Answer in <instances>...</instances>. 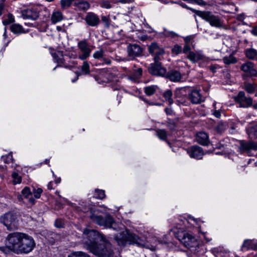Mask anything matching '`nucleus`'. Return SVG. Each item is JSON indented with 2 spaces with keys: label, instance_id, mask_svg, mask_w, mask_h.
<instances>
[{
  "label": "nucleus",
  "instance_id": "nucleus-61",
  "mask_svg": "<svg viewBox=\"0 0 257 257\" xmlns=\"http://www.w3.org/2000/svg\"><path fill=\"white\" fill-rule=\"evenodd\" d=\"M3 9H4V6H3V5L2 4H0V16L2 14V12H3Z\"/></svg>",
  "mask_w": 257,
  "mask_h": 257
},
{
  "label": "nucleus",
  "instance_id": "nucleus-42",
  "mask_svg": "<svg viewBox=\"0 0 257 257\" xmlns=\"http://www.w3.org/2000/svg\"><path fill=\"white\" fill-rule=\"evenodd\" d=\"M104 54V51L101 49L98 51H95L93 55V57L94 59H98L103 57Z\"/></svg>",
  "mask_w": 257,
  "mask_h": 257
},
{
  "label": "nucleus",
  "instance_id": "nucleus-19",
  "mask_svg": "<svg viewBox=\"0 0 257 257\" xmlns=\"http://www.w3.org/2000/svg\"><path fill=\"white\" fill-rule=\"evenodd\" d=\"M245 131L249 137L257 139V122L249 123L245 128Z\"/></svg>",
  "mask_w": 257,
  "mask_h": 257
},
{
  "label": "nucleus",
  "instance_id": "nucleus-26",
  "mask_svg": "<svg viewBox=\"0 0 257 257\" xmlns=\"http://www.w3.org/2000/svg\"><path fill=\"white\" fill-rule=\"evenodd\" d=\"M11 31L15 34H20L25 33L23 27L18 24H13L11 27Z\"/></svg>",
  "mask_w": 257,
  "mask_h": 257
},
{
  "label": "nucleus",
  "instance_id": "nucleus-28",
  "mask_svg": "<svg viewBox=\"0 0 257 257\" xmlns=\"http://www.w3.org/2000/svg\"><path fill=\"white\" fill-rule=\"evenodd\" d=\"M256 84L251 83L248 82L244 83L243 88L244 90L248 93H253L256 89Z\"/></svg>",
  "mask_w": 257,
  "mask_h": 257
},
{
  "label": "nucleus",
  "instance_id": "nucleus-36",
  "mask_svg": "<svg viewBox=\"0 0 257 257\" xmlns=\"http://www.w3.org/2000/svg\"><path fill=\"white\" fill-rule=\"evenodd\" d=\"M12 177L13 179V183L14 184H20L22 181L21 177L18 174V173L14 172L12 174Z\"/></svg>",
  "mask_w": 257,
  "mask_h": 257
},
{
  "label": "nucleus",
  "instance_id": "nucleus-6",
  "mask_svg": "<svg viewBox=\"0 0 257 257\" xmlns=\"http://www.w3.org/2000/svg\"><path fill=\"white\" fill-rule=\"evenodd\" d=\"M181 90L188 91V99L192 104H200L205 100L200 90L190 87L181 88L177 90L176 94Z\"/></svg>",
  "mask_w": 257,
  "mask_h": 257
},
{
  "label": "nucleus",
  "instance_id": "nucleus-49",
  "mask_svg": "<svg viewBox=\"0 0 257 257\" xmlns=\"http://www.w3.org/2000/svg\"><path fill=\"white\" fill-rule=\"evenodd\" d=\"M234 100L238 103L239 107H241V91H239L237 95L234 97Z\"/></svg>",
  "mask_w": 257,
  "mask_h": 257
},
{
  "label": "nucleus",
  "instance_id": "nucleus-1",
  "mask_svg": "<svg viewBox=\"0 0 257 257\" xmlns=\"http://www.w3.org/2000/svg\"><path fill=\"white\" fill-rule=\"evenodd\" d=\"M83 238L87 249L91 253L99 257H113L111 243L96 230L85 228Z\"/></svg>",
  "mask_w": 257,
  "mask_h": 257
},
{
  "label": "nucleus",
  "instance_id": "nucleus-43",
  "mask_svg": "<svg viewBox=\"0 0 257 257\" xmlns=\"http://www.w3.org/2000/svg\"><path fill=\"white\" fill-rule=\"evenodd\" d=\"M73 2H74L73 0H61L60 3L62 8L64 9L70 7Z\"/></svg>",
  "mask_w": 257,
  "mask_h": 257
},
{
  "label": "nucleus",
  "instance_id": "nucleus-35",
  "mask_svg": "<svg viewBox=\"0 0 257 257\" xmlns=\"http://www.w3.org/2000/svg\"><path fill=\"white\" fill-rule=\"evenodd\" d=\"M157 135L162 140H166L167 136V132L165 130H158L156 131Z\"/></svg>",
  "mask_w": 257,
  "mask_h": 257
},
{
  "label": "nucleus",
  "instance_id": "nucleus-25",
  "mask_svg": "<svg viewBox=\"0 0 257 257\" xmlns=\"http://www.w3.org/2000/svg\"><path fill=\"white\" fill-rule=\"evenodd\" d=\"M63 19V15L60 11L53 12L51 16V21L53 24H56L62 21Z\"/></svg>",
  "mask_w": 257,
  "mask_h": 257
},
{
  "label": "nucleus",
  "instance_id": "nucleus-16",
  "mask_svg": "<svg viewBox=\"0 0 257 257\" xmlns=\"http://www.w3.org/2000/svg\"><path fill=\"white\" fill-rule=\"evenodd\" d=\"M187 153L192 158L196 159H201L204 155V152L202 149L197 146H192L188 148Z\"/></svg>",
  "mask_w": 257,
  "mask_h": 257
},
{
  "label": "nucleus",
  "instance_id": "nucleus-47",
  "mask_svg": "<svg viewBox=\"0 0 257 257\" xmlns=\"http://www.w3.org/2000/svg\"><path fill=\"white\" fill-rule=\"evenodd\" d=\"M167 126L171 131H173L176 128V124L173 120H169L167 123Z\"/></svg>",
  "mask_w": 257,
  "mask_h": 257
},
{
  "label": "nucleus",
  "instance_id": "nucleus-39",
  "mask_svg": "<svg viewBox=\"0 0 257 257\" xmlns=\"http://www.w3.org/2000/svg\"><path fill=\"white\" fill-rule=\"evenodd\" d=\"M22 194L26 198H28L30 196H32V193L30 191V189L28 187H25L22 190Z\"/></svg>",
  "mask_w": 257,
  "mask_h": 257
},
{
  "label": "nucleus",
  "instance_id": "nucleus-63",
  "mask_svg": "<svg viewBox=\"0 0 257 257\" xmlns=\"http://www.w3.org/2000/svg\"><path fill=\"white\" fill-rule=\"evenodd\" d=\"M104 61H105V62L106 64H108V65L111 64V61L110 60H107L106 59H104Z\"/></svg>",
  "mask_w": 257,
  "mask_h": 257
},
{
  "label": "nucleus",
  "instance_id": "nucleus-20",
  "mask_svg": "<svg viewBox=\"0 0 257 257\" xmlns=\"http://www.w3.org/2000/svg\"><path fill=\"white\" fill-rule=\"evenodd\" d=\"M196 139L198 143L202 145L207 146L209 143L208 136L205 132L198 133Z\"/></svg>",
  "mask_w": 257,
  "mask_h": 257
},
{
  "label": "nucleus",
  "instance_id": "nucleus-12",
  "mask_svg": "<svg viewBox=\"0 0 257 257\" xmlns=\"http://www.w3.org/2000/svg\"><path fill=\"white\" fill-rule=\"evenodd\" d=\"M78 47L81 53L78 56L79 59L85 60L90 56L91 50L85 40L79 41L78 43Z\"/></svg>",
  "mask_w": 257,
  "mask_h": 257
},
{
  "label": "nucleus",
  "instance_id": "nucleus-37",
  "mask_svg": "<svg viewBox=\"0 0 257 257\" xmlns=\"http://www.w3.org/2000/svg\"><path fill=\"white\" fill-rule=\"evenodd\" d=\"M94 196L96 198L102 199L105 197L104 191L102 190L95 189Z\"/></svg>",
  "mask_w": 257,
  "mask_h": 257
},
{
  "label": "nucleus",
  "instance_id": "nucleus-3",
  "mask_svg": "<svg viewBox=\"0 0 257 257\" xmlns=\"http://www.w3.org/2000/svg\"><path fill=\"white\" fill-rule=\"evenodd\" d=\"M19 215L14 211H9L0 217V223L4 224L9 231L17 229L19 227Z\"/></svg>",
  "mask_w": 257,
  "mask_h": 257
},
{
  "label": "nucleus",
  "instance_id": "nucleus-53",
  "mask_svg": "<svg viewBox=\"0 0 257 257\" xmlns=\"http://www.w3.org/2000/svg\"><path fill=\"white\" fill-rule=\"evenodd\" d=\"M180 5L182 7V8H185V9H188V10H191L192 12L196 14V12L195 11H194V10H195V9H192V8H189L188 7H187V6L183 3H180Z\"/></svg>",
  "mask_w": 257,
  "mask_h": 257
},
{
  "label": "nucleus",
  "instance_id": "nucleus-8",
  "mask_svg": "<svg viewBox=\"0 0 257 257\" xmlns=\"http://www.w3.org/2000/svg\"><path fill=\"white\" fill-rule=\"evenodd\" d=\"M35 245V243L33 238L31 236L24 233V236L21 240V245L17 253H29L33 249Z\"/></svg>",
  "mask_w": 257,
  "mask_h": 257
},
{
  "label": "nucleus",
  "instance_id": "nucleus-44",
  "mask_svg": "<svg viewBox=\"0 0 257 257\" xmlns=\"http://www.w3.org/2000/svg\"><path fill=\"white\" fill-rule=\"evenodd\" d=\"M43 190L41 188H37V189L34 188L33 189V194L35 197L37 199H38L40 197L41 194H42Z\"/></svg>",
  "mask_w": 257,
  "mask_h": 257
},
{
  "label": "nucleus",
  "instance_id": "nucleus-21",
  "mask_svg": "<svg viewBox=\"0 0 257 257\" xmlns=\"http://www.w3.org/2000/svg\"><path fill=\"white\" fill-rule=\"evenodd\" d=\"M143 70L139 68L134 71V72L128 76L129 79L136 82L138 83L139 79L142 76Z\"/></svg>",
  "mask_w": 257,
  "mask_h": 257
},
{
  "label": "nucleus",
  "instance_id": "nucleus-7",
  "mask_svg": "<svg viewBox=\"0 0 257 257\" xmlns=\"http://www.w3.org/2000/svg\"><path fill=\"white\" fill-rule=\"evenodd\" d=\"M91 219L100 226H103L107 228H112L116 229V223L112 217L109 215H106L104 217L100 215L92 214L90 216Z\"/></svg>",
  "mask_w": 257,
  "mask_h": 257
},
{
  "label": "nucleus",
  "instance_id": "nucleus-50",
  "mask_svg": "<svg viewBox=\"0 0 257 257\" xmlns=\"http://www.w3.org/2000/svg\"><path fill=\"white\" fill-rule=\"evenodd\" d=\"M191 48L189 46V44H185L184 46L183 52L184 53H187L188 52H190Z\"/></svg>",
  "mask_w": 257,
  "mask_h": 257
},
{
  "label": "nucleus",
  "instance_id": "nucleus-52",
  "mask_svg": "<svg viewBox=\"0 0 257 257\" xmlns=\"http://www.w3.org/2000/svg\"><path fill=\"white\" fill-rule=\"evenodd\" d=\"M165 35L167 36H171L172 37H175V36H177V34L175 33H174V32H169V31H167L166 30H165Z\"/></svg>",
  "mask_w": 257,
  "mask_h": 257
},
{
  "label": "nucleus",
  "instance_id": "nucleus-33",
  "mask_svg": "<svg viewBox=\"0 0 257 257\" xmlns=\"http://www.w3.org/2000/svg\"><path fill=\"white\" fill-rule=\"evenodd\" d=\"M223 62L227 65L230 64H234L236 62V58L232 55H230L228 57H225L223 58Z\"/></svg>",
  "mask_w": 257,
  "mask_h": 257
},
{
  "label": "nucleus",
  "instance_id": "nucleus-15",
  "mask_svg": "<svg viewBox=\"0 0 257 257\" xmlns=\"http://www.w3.org/2000/svg\"><path fill=\"white\" fill-rule=\"evenodd\" d=\"M242 71L246 73L242 76L244 78L246 77L255 76L257 75V71L254 68V64L251 62H247L242 65Z\"/></svg>",
  "mask_w": 257,
  "mask_h": 257
},
{
  "label": "nucleus",
  "instance_id": "nucleus-24",
  "mask_svg": "<svg viewBox=\"0 0 257 257\" xmlns=\"http://www.w3.org/2000/svg\"><path fill=\"white\" fill-rule=\"evenodd\" d=\"M243 247L247 249H252L257 250V240H245L242 245Z\"/></svg>",
  "mask_w": 257,
  "mask_h": 257
},
{
  "label": "nucleus",
  "instance_id": "nucleus-57",
  "mask_svg": "<svg viewBox=\"0 0 257 257\" xmlns=\"http://www.w3.org/2000/svg\"><path fill=\"white\" fill-rule=\"evenodd\" d=\"M55 225L58 228H61L62 227V223L59 220H56L55 222Z\"/></svg>",
  "mask_w": 257,
  "mask_h": 257
},
{
  "label": "nucleus",
  "instance_id": "nucleus-38",
  "mask_svg": "<svg viewBox=\"0 0 257 257\" xmlns=\"http://www.w3.org/2000/svg\"><path fill=\"white\" fill-rule=\"evenodd\" d=\"M15 22V19L12 14H9L8 15V19L4 20L3 21L4 25L6 26L11 23H13Z\"/></svg>",
  "mask_w": 257,
  "mask_h": 257
},
{
  "label": "nucleus",
  "instance_id": "nucleus-10",
  "mask_svg": "<svg viewBox=\"0 0 257 257\" xmlns=\"http://www.w3.org/2000/svg\"><path fill=\"white\" fill-rule=\"evenodd\" d=\"M149 53L153 56L154 62L161 63L160 61L163 59L165 53L163 48H160L157 43H152L148 48Z\"/></svg>",
  "mask_w": 257,
  "mask_h": 257
},
{
  "label": "nucleus",
  "instance_id": "nucleus-2",
  "mask_svg": "<svg viewBox=\"0 0 257 257\" xmlns=\"http://www.w3.org/2000/svg\"><path fill=\"white\" fill-rule=\"evenodd\" d=\"M23 236L24 233L20 232L9 234L6 239V245L0 246V250L5 253H8L10 250L17 253Z\"/></svg>",
  "mask_w": 257,
  "mask_h": 257
},
{
  "label": "nucleus",
  "instance_id": "nucleus-41",
  "mask_svg": "<svg viewBox=\"0 0 257 257\" xmlns=\"http://www.w3.org/2000/svg\"><path fill=\"white\" fill-rule=\"evenodd\" d=\"M82 71L84 72L85 74H88L90 72L89 70V65L87 61H84L83 65L81 68Z\"/></svg>",
  "mask_w": 257,
  "mask_h": 257
},
{
  "label": "nucleus",
  "instance_id": "nucleus-48",
  "mask_svg": "<svg viewBox=\"0 0 257 257\" xmlns=\"http://www.w3.org/2000/svg\"><path fill=\"white\" fill-rule=\"evenodd\" d=\"M52 56L54 59L58 63H63V58H60L58 55L56 53H52Z\"/></svg>",
  "mask_w": 257,
  "mask_h": 257
},
{
  "label": "nucleus",
  "instance_id": "nucleus-62",
  "mask_svg": "<svg viewBox=\"0 0 257 257\" xmlns=\"http://www.w3.org/2000/svg\"><path fill=\"white\" fill-rule=\"evenodd\" d=\"M52 182H49V184H48V188L50 190L51 189H52Z\"/></svg>",
  "mask_w": 257,
  "mask_h": 257
},
{
  "label": "nucleus",
  "instance_id": "nucleus-17",
  "mask_svg": "<svg viewBox=\"0 0 257 257\" xmlns=\"http://www.w3.org/2000/svg\"><path fill=\"white\" fill-rule=\"evenodd\" d=\"M164 77L169 79L172 82H179L181 81L182 75L180 71L177 70L172 69L169 70L168 72H166L165 76H164Z\"/></svg>",
  "mask_w": 257,
  "mask_h": 257
},
{
  "label": "nucleus",
  "instance_id": "nucleus-59",
  "mask_svg": "<svg viewBox=\"0 0 257 257\" xmlns=\"http://www.w3.org/2000/svg\"><path fill=\"white\" fill-rule=\"evenodd\" d=\"M251 33L254 35L257 36V26L251 30Z\"/></svg>",
  "mask_w": 257,
  "mask_h": 257
},
{
  "label": "nucleus",
  "instance_id": "nucleus-58",
  "mask_svg": "<svg viewBox=\"0 0 257 257\" xmlns=\"http://www.w3.org/2000/svg\"><path fill=\"white\" fill-rule=\"evenodd\" d=\"M29 199V202L32 204V205H33L35 204V200L34 199H33L32 198V196H30L28 198Z\"/></svg>",
  "mask_w": 257,
  "mask_h": 257
},
{
  "label": "nucleus",
  "instance_id": "nucleus-5",
  "mask_svg": "<svg viewBox=\"0 0 257 257\" xmlns=\"http://www.w3.org/2000/svg\"><path fill=\"white\" fill-rule=\"evenodd\" d=\"M196 14L208 22L212 27L220 28L222 27V22L218 16H215L210 12L194 10Z\"/></svg>",
  "mask_w": 257,
  "mask_h": 257
},
{
  "label": "nucleus",
  "instance_id": "nucleus-22",
  "mask_svg": "<svg viewBox=\"0 0 257 257\" xmlns=\"http://www.w3.org/2000/svg\"><path fill=\"white\" fill-rule=\"evenodd\" d=\"M187 58L189 59L191 62L195 63L199 60H203L204 56L200 52L194 53L190 52L187 56Z\"/></svg>",
  "mask_w": 257,
  "mask_h": 257
},
{
  "label": "nucleus",
  "instance_id": "nucleus-56",
  "mask_svg": "<svg viewBox=\"0 0 257 257\" xmlns=\"http://www.w3.org/2000/svg\"><path fill=\"white\" fill-rule=\"evenodd\" d=\"M134 0H118L117 3H120L122 4H128L133 2Z\"/></svg>",
  "mask_w": 257,
  "mask_h": 257
},
{
  "label": "nucleus",
  "instance_id": "nucleus-14",
  "mask_svg": "<svg viewBox=\"0 0 257 257\" xmlns=\"http://www.w3.org/2000/svg\"><path fill=\"white\" fill-rule=\"evenodd\" d=\"M84 20L88 26L93 27H97L100 23L99 16L92 12L87 13Z\"/></svg>",
  "mask_w": 257,
  "mask_h": 257
},
{
  "label": "nucleus",
  "instance_id": "nucleus-18",
  "mask_svg": "<svg viewBox=\"0 0 257 257\" xmlns=\"http://www.w3.org/2000/svg\"><path fill=\"white\" fill-rule=\"evenodd\" d=\"M22 17L24 19L36 20L39 17V14L32 9H26L21 11Z\"/></svg>",
  "mask_w": 257,
  "mask_h": 257
},
{
  "label": "nucleus",
  "instance_id": "nucleus-64",
  "mask_svg": "<svg viewBox=\"0 0 257 257\" xmlns=\"http://www.w3.org/2000/svg\"><path fill=\"white\" fill-rule=\"evenodd\" d=\"M253 107L255 109H257V102L253 105Z\"/></svg>",
  "mask_w": 257,
  "mask_h": 257
},
{
  "label": "nucleus",
  "instance_id": "nucleus-9",
  "mask_svg": "<svg viewBox=\"0 0 257 257\" xmlns=\"http://www.w3.org/2000/svg\"><path fill=\"white\" fill-rule=\"evenodd\" d=\"M176 237L186 247L190 248L196 244L195 238L189 233L181 232L176 235Z\"/></svg>",
  "mask_w": 257,
  "mask_h": 257
},
{
  "label": "nucleus",
  "instance_id": "nucleus-23",
  "mask_svg": "<svg viewBox=\"0 0 257 257\" xmlns=\"http://www.w3.org/2000/svg\"><path fill=\"white\" fill-rule=\"evenodd\" d=\"M249 151L250 150L257 151V143L248 141L245 143L242 142V151Z\"/></svg>",
  "mask_w": 257,
  "mask_h": 257
},
{
  "label": "nucleus",
  "instance_id": "nucleus-46",
  "mask_svg": "<svg viewBox=\"0 0 257 257\" xmlns=\"http://www.w3.org/2000/svg\"><path fill=\"white\" fill-rule=\"evenodd\" d=\"M172 52L176 54H179L182 51V47L178 45H175L172 50Z\"/></svg>",
  "mask_w": 257,
  "mask_h": 257
},
{
  "label": "nucleus",
  "instance_id": "nucleus-4",
  "mask_svg": "<svg viewBox=\"0 0 257 257\" xmlns=\"http://www.w3.org/2000/svg\"><path fill=\"white\" fill-rule=\"evenodd\" d=\"M114 239L120 246L125 245L127 242L130 244L138 243L140 240L138 236L130 233L126 229L116 234Z\"/></svg>",
  "mask_w": 257,
  "mask_h": 257
},
{
  "label": "nucleus",
  "instance_id": "nucleus-55",
  "mask_svg": "<svg viewBox=\"0 0 257 257\" xmlns=\"http://www.w3.org/2000/svg\"><path fill=\"white\" fill-rule=\"evenodd\" d=\"M217 68V66L216 65H212L209 66V69L212 72L214 73L216 72V70Z\"/></svg>",
  "mask_w": 257,
  "mask_h": 257
},
{
  "label": "nucleus",
  "instance_id": "nucleus-54",
  "mask_svg": "<svg viewBox=\"0 0 257 257\" xmlns=\"http://www.w3.org/2000/svg\"><path fill=\"white\" fill-rule=\"evenodd\" d=\"M213 115L217 118H219L221 116V112L219 110H214L213 112Z\"/></svg>",
  "mask_w": 257,
  "mask_h": 257
},
{
  "label": "nucleus",
  "instance_id": "nucleus-45",
  "mask_svg": "<svg viewBox=\"0 0 257 257\" xmlns=\"http://www.w3.org/2000/svg\"><path fill=\"white\" fill-rule=\"evenodd\" d=\"M79 7L82 10H87L89 8L90 5L86 2H82L79 3Z\"/></svg>",
  "mask_w": 257,
  "mask_h": 257
},
{
  "label": "nucleus",
  "instance_id": "nucleus-31",
  "mask_svg": "<svg viewBox=\"0 0 257 257\" xmlns=\"http://www.w3.org/2000/svg\"><path fill=\"white\" fill-rule=\"evenodd\" d=\"M227 127V125L225 122H220L215 126V130L218 133H223Z\"/></svg>",
  "mask_w": 257,
  "mask_h": 257
},
{
  "label": "nucleus",
  "instance_id": "nucleus-34",
  "mask_svg": "<svg viewBox=\"0 0 257 257\" xmlns=\"http://www.w3.org/2000/svg\"><path fill=\"white\" fill-rule=\"evenodd\" d=\"M144 91L147 95H152L154 94L156 91V86L152 85L146 87L144 88Z\"/></svg>",
  "mask_w": 257,
  "mask_h": 257
},
{
  "label": "nucleus",
  "instance_id": "nucleus-11",
  "mask_svg": "<svg viewBox=\"0 0 257 257\" xmlns=\"http://www.w3.org/2000/svg\"><path fill=\"white\" fill-rule=\"evenodd\" d=\"M144 49L136 44H130L127 46L128 56L132 59L142 56Z\"/></svg>",
  "mask_w": 257,
  "mask_h": 257
},
{
  "label": "nucleus",
  "instance_id": "nucleus-60",
  "mask_svg": "<svg viewBox=\"0 0 257 257\" xmlns=\"http://www.w3.org/2000/svg\"><path fill=\"white\" fill-rule=\"evenodd\" d=\"M191 39H192V38L191 36H188V37H186L184 39L186 44H188L189 43V42L191 40Z\"/></svg>",
  "mask_w": 257,
  "mask_h": 257
},
{
  "label": "nucleus",
  "instance_id": "nucleus-51",
  "mask_svg": "<svg viewBox=\"0 0 257 257\" xmlns=\"http://www.w3.org/2000/svg\"><path fill=\"white\" fill-rule=\"evenodd\" d=\"M101 7L105 9H110L111 8V5L108 2H103L101 4Z\"/></svg>",
  "mask_w": 257,
  "mask_h": 257
},
{
  "label": "nucleus",
  "instance_id": "nucleus-32",
  "mask_svg": "<svg viewBox=\"0 0 257 257\" xmlns=\"http://www.w3.org/2000/svg\"><path fill=\"white\" fill-rule=\"evenodd\" d=\"M68 257H90L88 254L86 253L78 251H74L71 253Z\"/></svg>",
  "mask_w": 257,
  "mask_h": 257
},
{
  "label": "nucleus",
  "instance_id": "nucleus-29",
  "mask_svg": "<svg viewBox=\"0 0 257 257\" xmlns=\"http://www.w3.org/2000/svg\"><path fill=\"white\" fill-rule=\"evenodd\" d=\"M252 104V99L251 97H247L244 96V93L242 92V107H248Z\"/></svg>",
  "mask_w": 257,
  "mask_h": 257
},
{
  "label": "nucleus",
  "instance_id": "nucleus-13",
  "mask_svg": "<svg viewBox=\"0 0 257 257\" xmlns=\"http://www.w3.org/2000/svg\"><path fill=\"white\" fill-rule=\"evenodd\" d=\"M148 71L152 75L164 77L166 73V69L162 66L161 63L154 62L150 64Z\"/></svg>",
  "mask_w": 257,
  "mask_h": 257
},
{
  "label": "nucleus",
  "instance_id": "nucleus-40",
  "mask_svg": "<svg viewBox=\"0 0 257 257\" xmlns=\"http://www.w3.org/2000/svg\"><path fill=\"white\" fill-rule=\"evenodd\" d=\"M101 21L104 23V27L108 28L110 26V20L109 17L101 16Z\"/></svg>",
  "mask_w": 257,
  "mask_h": 257
},
{
  "label": "nucleus",
  "instance_id": "nucleus-27",
  "mask_svg": "<svg viewBox=\"0 0 257 257\" xmlns=\"http://www.w3.org/2000/svg\"><path fill=\"white\" fill-rule=\"evenodd\" d=\"M246 57L251 60H254L257 58V51L254 49H247L245 52Z\"/></svg>",
  "mask_w": 257,
  "mask_h": 257
},
{
  "label": "nucleus",
  "instance_id": "nucleus-30",
  "mask_svg": "<svg viewBox=\"0 0 257 257\" xmlns=\"http://www.w3.org/2000/svg\"><path fill=\"white\" fill-rule=\"evenodd\" d=\"M172 95L173 93L171 90H167L163 94V96L165 98L166 101H167L170 105L173 104L174 102L172 98Z\"/></svg>",
  "mask_w": 257,
  "mask_h": 257
}]
</instances>
